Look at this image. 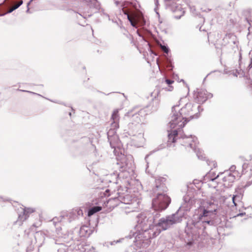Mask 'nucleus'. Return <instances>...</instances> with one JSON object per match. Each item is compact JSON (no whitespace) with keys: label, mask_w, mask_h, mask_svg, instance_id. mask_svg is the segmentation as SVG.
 Masks as SVG:
<instances>
[{"label":"nucleus","mask_w":252,"mask_h":252,"mask_svg":"<svg viewBox=\"0 0 252 252\" xmlns=\"http://www.w3.org/2000/svg\"><path fill=\"white\" fill-rule=\"evenodd\" d=\"M132 233L133 242L136 247L146 249L150 244V239L160 233L156 226L155 219L149 213H140L137 216V224Z\"/></svg>","instance_id":"2"},{"label":"nucleus","mask_w":252,"mask_h":252,"mask_svg":"<svg viewBox=\"0 0 252 252\" xmlns=\"http://www.w3.org/2000/svg\"><path fill=\"white\" fill-rule=\"evenodd\" d=\"M88 16L89 17V16H91V15L90 14H88Z\"/></svg>","instance_id":"38"},{"label":"nucleus","mask_w":252,"mask_h":252,"mask_svg":"<svg viewBox=\"0 0 252 252\" xmlns=\"http://www.w3.org/2000/svg\"><path fill=\"white\" fill-rule=\"evenodd\" d=\"M243 213H240V214L237 215V216H243Z\"/></svg>","instance_id":"30"},{"label":"nucleus","mask_w":252,"mask_h":252,"mask_svg":"<svg viewBox=\"0 0 252 252\" xmlns=\"http://www.w3.org/2000/svg\"><path fill=\"white\" fill-rule=\"evenodd\" d=\"M212 94L208 93L205 90H197L194 94L195 100L199 103H204L208 98H211Z\"/></svg>","instance_id":"11"},{"label":"nucleus","mask_w":252,"mask_h":252,"mask_svg":"<svg viewBox=\"0 0 252 252\" xmlns=\"http://www.w3.org/2000/svg\"><path fill=\"white\" fill-rule=\"evenodd\" d=\"M119 127L118 122L114 121L111 124V128L107 132V136L111 147L114 149V152L116 154V149H120L122 147L118 135L116 134V129Z\"/></svg>","instance_id":"7"},{"label":"nucleus","mask_w":252,"mask_h":252,"mask_svg":"<svg viewBox=\"0 0 252 252\" xmlns=\"http://www.w3.org/2000/svg\"><path fill=\"white\" fill-rule=\"evenodd\" d=\"M122 158H121V159H122L123 158H125V157L124 155H122Z\"/></svg>","instance_id":"31"},{"label":"nucleus","mask_w":252,"mask_h":252,"mask_svg":"<svg viewBox=\"0 0 252 252\" xmlns=\"http://www.w3.org/2000/svg\"><path fill=\"white\" fill-rule=\"evenodd\" d=\"M179 0H165L166 6L175 13V18L180 19L185 13L184 9L180 5L177 4V2Z\"/></svg>","instance_id":"9"},{"label":"nucleus","mask_w":252,"mask_h":252,"mask_svg":"<svg viewBox=\"0 0 252 252\" xmlns=\"http://www.w3.org/2000/svg\"><path fill=\"white\" fill-rule=\"evenodd\" d=\"M182 217H179L178 213L161 219L156 226L161 230H165L169 228L174 224L179 223L182 221Z\"/></svg>","instance_id":"8"},{"label":"nucleus","mask_w":252,"mask_h":252,"mask_svg":"<svg viewBox=\"0 0 252 252\" xmlns=\"http://www.w3.org/2000/svg\"><path fill=\"white\" fill-rule=\"evenodd\" d=\"M187 97L181 98L178 102L179 104L172 107V116L168 124L170 129L168 130V145L170 146L178 140L179 143L185 146L187 150L192 149L196 153L199 159H203L205 157L202 150L198 148L197 138L192 135L187 136L182 133L181 129L187 122L198 117L197 113L195 114L193 113L197 111V109L198 110L199 106H194L191 103L187 102Z\"/></svg>","instance_id":"1"},{"label":"nucleus","mask_w":252,"mask_h":252,"mask_svg":"<svg viewBox=\"0 0 252 252\" xmlns=\"http://www.w3.org/2000/svg\"><path fill=\"white\" fill-rule=\"evenodd\" d=\"M88 227L85 226H83L80 228V232L82 234H83L84 232H87L88 230Z\"/></svg>","instance_id":"22"},{"label":"nucleus","mask_w":252,"mask_h":252,"mask_svg":"<svg viewBox=\"0 0 252 252\" xmlns=\"http://www.w3.org/2000/svg\"><path fill=\"white\" fill-rule=\"evenodd\" d=\"M63 219H64V218L62 216L60 217L59 218H55L53 219V221L54 223H55L57 222V220H59L60 221H62Z\"/></svg>","instance_id":"23"},{"label":"nucleus","mask_w":252,"mask_h":252,"mask_svg":"<svg viewBox=\"0 0 252 252\" xmlns=\"http://www.w3.org/2000/svg\"><path fill=\"white\" fill-rule=\"evenodd\" d=\"M109 192V190L106 189L104 194L105 196H111L107 201L110 208L122 205L121 208L126 213L135 211L139 208V193L132 190L130 186L129 187H121L116 191L112 192L111 194H108Z\"/></svg>","instance_id":"3"},{"label":"nucleus","mask_w":252,"mask_h":252,"mask_svg":"<svg viewBox=\"0 0 252 252\" xmlns=\"http://www.w3.org/2000/svg\"><path fill=\"white\" fill-rule=\"evenodd\" d=\"M212 174H213V173L212 172H210L209 173H208V174H207L205 176V180H207V179H209V181L210 182V183L209 184V186L213 187V188H215L216 187V186L215 185V180L219 177V175H218L217 176H213V177H211V175Z\"/></svg>","instance_id":"15"},{"label":"nucleus","mask_w":252,"mask_h":252,"mask_svg":"<svg viewBox=\"0 0 252 252\" xmlns=\"http://www.w3.org/2000/svg\"><path fill=\"white\" fill-rule=\"evenodd\" d=\"M18 6L16 5H14L13 7H12L11 8L9 9V10L7 11L8 13H11L13 11L18 8Z\"/></svg>","instance_id":"24"},{"label":"nucleus","mask_w":252,"mask_h":252,"mask_svg":"<svg viewBox=\"0 0 252 252\" xmlns=\"http://www.w3.org/2000/svg\"><path fill=\"white\" fill-rule=\"evenodd\" d=\"M23 4V0H20L17 4H16V5L19 7L20 5H21Z\"/></svg>","instance_id":"27"},{"label":"nucleus","mask_w":252,"mask_h":252,"mask_svg":"<svg viewBox=\"0 0 252 252\" xmlns=\"http://www.w3.org/2000/svg\"><path fill=\"white\" fill-rule=\"evenodd\" d=\"M217 206L214 203L204 201L195 210L192 218L187 223L186 231L196 235L198 230H203L207 224H211L215 217Z\"/></svg>","instance_id":"4"},{"label":"nucleus","mask_w":252,"mask_h":252,"mask_svg":"<svg viewBox=\"0 0 252 252\" xmlns=\"http://www.w3.org/2000/svg\"><path fill=\"white\" fill-rule=\"evenodd\" d=\"M73 247L68 246L64 244H61L58 249V252H72Z\"/></svg>","instance_id":"17"},{"label":"nucleus","mask_w":252,"mask_h":252,"mask_svg":"<svg viewBox=\"0 0 252 252\" xmlns=\"http://www.w3.org/2000/svg\"><path fill=\"white\" fill-rule=\"evenodd\" d=\"M27 252H38V250L37 249H32L30 248L27 250Z\"/></svg>","instance_id":"26"},{"label":"nucleus","mask_w":252,"mask_h":252,"mask_svg":"<svg viewBox=\"0 0 252 252\" xmlns=\"http://www.w3.org/2000/svg\"><path fill=\"white\" fill-rule=\"evenodd\" d=\"M119 116L118 115V110H116L113 112L112 115V119L114 121L118 122V121L119 120Z\"/></svg>","instance_id":"20"},{"label":"nucleus","mask_w":252,"mask_h":252,"mask_svg":"<svg viewBox=\"0 0 252 252\" xmlns=\"http://www.w3.org/2000/svg\"><path fill=\"white\" fill-rule=\"evenodd\" d=\"M165 82L167 85H169L168 87L165 88V90L167 91H172L173 90V87L170 85L172 84L174 82V81L169 79H166Z\"/></svg>","instance_id":"19"},{"label":"nucleus","mask_w":252,"mask_h":252,"mask_svg":"<svg viewBox=\"0 0 252 252\" xmlns=\"http://www.w3.org/2000/svg\"><path fill=\"white\" fill-rule=\"evenodd\" d=\"M236 167L232 166L229 171H226L224 172V176L223 177V185L226 187H228L231 186V184L233 183L235 179V175L236 174L235 171Z\"/></svg>","instance_id":"10"},{"label":"nucleus","mask_w":252,"mask_h":252,"mask_svg":"<svg viewBox=\"0 0 252 252\" xmlns=\"http://www.w3.org/2000/svg\"><path fill=\"white\" fill-rule=\"evenodd\" d=\"M252 67V60H251V62L250 64L249 65V68H251Z\"/></svg>","instance_id":"28"},{"label":"nucleus","mask_w":252,"mask_h":252,"mask_svg":"<svg viewBox=\"0 0 252 252\" xmlns=\"http://www.w3.org/2000/svg\"><path fill=\"white\" fill-rule=\"evenodd\" d=\"M117 242H118V241H117V242L114 241L113 242H112V243H111V245H113L114 243H117Z\"/></svg>","instance_id":"32"},{"label":"nucleus","mask_w":252,"mask_h":252,"mask_svg":"<svg viewBox=\"0 0 252 252\" xmlns=\"http://www.w3.org/2000/svg\"><path fill=\"white\" fill-rule=\"evenodd\" d=\"M155 0V4H156V6H157L158 4V0Z\"/></svg>","instance_id":"29"},{"label":"nucleus","mask_w":252,"mask_h":252,"mask_svg":"<svg viewBox=\"0 0 252 252\" xmlns=\"http://www.w3.org/2000/svg\"><path fill=\"white\" fill-rule=\"evenodd\" d=\"M242 199V195L241 194L233 195L231 197L232 204L230 206L236 207L238 205V203L240 202Z\"/></svg>","instance_id":"16"},{"label":"nucleus","mask_w":252,"mask_h":252,"mask_svg":"<svg viewBox=\"0 0 252 252\" xmlns=\"http://www.w3.org/2000/svg\"><path fill=\"white\" fill-rule=\"evenodd\" d=\"M1 200H3V198H1V197H0V201H1Z\"/></svg>","instance_id":"33"},{"label":"nucleus","mask_w":252,"mask_h":252,"mask_svg":"<svg viewBox=\"0 0 252 252\" xmlns=\"http://www.w3.org/2000/svg\"><path fill=\"white\" fill-rule=\"evenodd\" d=\"M161 49L162 50L166 53H168L169 51L168 48L166 47L165 46H161Z\"/></svg>","instance_id":"25"},{"label":"nucleus","mask_w":252,"mask_h":252,"mask_svg":"<svg viewBox=\"0 0 252 252\" xmlns=\"http://www.w3.org/2000/svg\"><path fill=\"white\" fill-rule=\"evenodd\" d=\"M21 209L22 211V213L23 214L19 215L18 218L17 220V222L19 225H22L23 222L28 219L30 214L35 211V209L32 208L21 207Z\"/></svg>","instance_id":"12"},{"label":"nucleus","mask_w":252,"mask_h":252,"mask_svg":"<svg viewBox=\"0 0 252 252\" xmlns=\"http://www.w3.org/2000/svg\"><path fill=\"white\" fill-rule=\"evenodd\" d=\"M207 164L210 166H212L214 168L217 167V163L215 161H207Z\"/></svg>","instance_id":"21"},{"label":"nucleus","mask_w":252,"mask_h":252,"mask_svg":"<svg viewBox=\"0 0 252 252\" xmlns=\"http://www.w3.org/2000/svg\"><path fill=\"white\" fill-rule=\"evenodd\" d=\"M234 75L235 76H238V75L236 74H234Z\"/></svg>","instance_id":"35"},{"label":"nucleus","mask_w":252,"mask_h":252,"mask_svg":"<svg viewBox=\"0 0 252 252\" xmlns=\"http://www.w3.org/2000/svg\"><path fill=\"white\" fill-rule=\"evenodd\" d=\"M145 110L141 109L138 113L130 111L124 116V119L126 122H129L127 126V133L130 136L134 145L141 147L145 142L144 131L142 126L139 124L141 122V117L145 115Z\"/></svg>","instance_id":"5"},{"label":"nucleus","mask_w":252,"mask_h":252,"mask_svg":"<svg viewBox=\"0 0 252 252\" xmlns=\"http://www.w3.org/2000/svg\"><path fill=\"white\" fill-rule=\"evenodd\" d=\"M57 231L58 232H59V228H57Z\"/></svg>","instance_id":"36"},{"label":"nucleus","mask_w":252,"mask_h":252,"mask_svg":"<svg viewBox=\"0 0 252 252\" xmlns=\"http://www.w3.org/2000/svg\"><path fill=\"white\" fill-rule=\"evenodd\" d=\"M155 191L156 193V197L153 200V208L157 211L165 209L171 201L170 197L165 193L166 188L162 184L159 186H157Z\"/></svg>","instance_id":"6"},{"label":"nucleus","mask_w":252,"mask_h":252,"mask_svg":"<svg viewBox=\"0 0 252 252\" xmlns=\"http://www.w3.org/2000/svg\"><path fill=\"white\" fill-rule=\"evenodd\" d=\"M29 92L30 93H32V94H34L33 92Z\"/></svg>","instance_id":"37"},{"label":"nucleus","mask_w":252,"mask_h":252,"mask_svg":"<svg viewBox=\"0 0 252 252\" xmlns=\"http://www.w3.org/2000/svg\"><path fill=\"white\" fill-rule=\"evenodd\" d=\"M29 11V8H28L27 10V12H28Z\"/></svg>","instance_id":"34"},{"label":"nucleus","mask_w":252,"mask_h":252,"mask_svg":"<svg viewBox=\"0 0 252 252\" xmlns=\"http://www.w3.org/2000/svg\"><path fill=\"white\" fill-rule=\"evenodd\" d=\"M242 172L244 174L249 172L251 173L252 171V160L245 162L242 166Z\"/></svg>","instance_id":"14"},{"label":"nucleus","mask_w":252,"mask_h":252,"mask_svg":"<svg viewBox=\"0 0 252 252\" xmlns=\"http://www.w3.org/2000/svg\"><path fill=\"white\" fill-rule=\"evenodd\" d=\"M126 15L131 26L134 27H136L137 24L141 23V20L143 18L141 15H133L131 16L128 14H126Z\"/></svg>","instance_id":"13"},{"label":"nucleus","mask_w":252,"mask_h":252,"mask_svg":"<svg viewBox=\"0 0 252 252\" xmlns=\"http://www.w3.org/2000/svg\"><path fill=\"white\" fill-rule=\"evenodd\" d=\"M102 207L100 206H95L90 208L88 213V216L90 217L93 215L94 214L101 210Z\"/></svg>","instance_id":"18"}]
</instances>
